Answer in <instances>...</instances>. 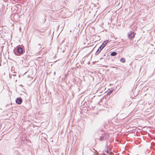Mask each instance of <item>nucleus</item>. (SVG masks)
<instances>
[{
	"label": "nucleus",
	"instance_id": "obj_1",
	"mask_svg": "<svg viewBox=\"0 0 155 155\" xmlns=\"http://www.w3.org/2000/svg\"><path fill=\"white\" fill-rule=\"evenodd\" d=\"M13 52L15 55L20 56L25 52V50L21 47L17 46L14 49Z\"/></svg>",
	"mask_w": 155,
	"mask_h": 155
},
{
	"label": "nucleus",
	"instance_id": "obj_2",
	"mask_svg": "<svg viewBox=\"0 0 155 155\" xmlns=\"http://www.w3.org/2000/svg\"><path fill=\"white\" fill-rule=\"evenodd\" d=\"M135 34L134 33V31H130L128 33V36L129 38L131 39L132 38H133Z\"/></svg>",
	"mask_w": 155,
	"mask_h": 155
},
{
	"label": "nucleus",
	"instance_id": "obj_3",
	"mask_svg": "<svg viewBox=\"0 0 155 155\" xmlns=\"http://www.w3.org/2000/svg\"><path fill=\"white\" fill-rule=\"evenodd\" d=\"M15 102L17 104H20L22 103V100L21 97H19L16 99Z\"/></svg>",
	"mask_w": 155,
	"mask_h": 155
},
{
	"label": "nucleus",
	"instance_id": "obj_4",
	"mask_svg": "<svg viewBox=\"0 0 155 155\" xmlns=\"http://www.w3.org/2000/svg\"><path fill=\"white\" fill-rule=\"evenodd\" d=\"M19 149V148L18 147H14L13 148V150L15 151V154H16L17 155H19V152L18 151V150Z\"/></svg>",
	"mask_w": 155,
	"mask_h": 155
},
{
	"label": "nucleus",
	"instance_id": "obj_5",
	"mask_svg": "<svg viewBox=\"0 0 155 155\" xmlns=\"http://www.w3.org/2000/svg\"><path fill=\"white\" fill-rule=\"evenodd\" d=\"M102 137H104V139L105 140L109 137V136L107 134H104L102 135Z\"/></svg>",
	"mask_w": 155,
	"mask_h": 155
},
{
	"label": "nucleus",
	"instance_id": "obj_6",
	"mask_svg": "<svg viewBox=\"0 0 155 155\" xmlns=\"http://www.w3.org/2000/svg\"><path fill=\"white\" fill-rule=\"evenodd\" d=\"M117 54L116 52L114 51V52H112L110 53V55L111 56H116Z\"/></svg>",
	"mask_w": 155,
	"mask_h": 155
},
{
	"label": "nucleus",
	"instance_id": "obj_7",
	"mask_svg": "<svg viewBox=\"0 0 155 155\" xmlns=\"http://www.w3.org/2000/svg\"><path fill=\"white\" fill-rule=\"evenodd\" d=\"M120 61L121 62L124 63L125 61V59L124 58H122L120 59Z\"/></svg>",
	"mask_w": 155,
	"mask_h": 155
},
{
	"label": "nucleus",
	"instance_id": "obj_8",
	"mask_svg": "<svg viewBox=\"0 0 155 155\" xmlns=\"http://www.w3.org/2000/svg\"><path fill=\"white\" fill-rule=\"evenodd\" d=\"M109 42L108 40H106L105 41L103 42V44L105 46Z\"/></svg>",
	"mask_w": 155,
	"mask_h": 155
},
{
	"label": "nucleus",
	"instance_id": "obj_9",
	"mask_svg": "<svg viewBox=\"0 0 155 155\" xmlns=\"http://www.w3.org/2000/svg\"><path fill=\"white\" fill-rule=\"evenodd\" d=\"M98 139L100 141H103L105 140L104 137H102V136L101 137H100V138Z\"/></svg>",
	"mask_w": 155,
	"mask_h": 155
},
{
	"label": "nucleus",
	"instance_id": "obj_10",
	"mask_svg": "<svg viewBox=\"0 0 155 155\" xmlns=\"http://www.w3.org/2000/svg\"><path fill=\"white\" fill-rule=\"evenodd\" d=\"M101 51H100L99 49H98L95 53V55H97L101 52Z\"/></svg>",
	"mask_w": 155,
	"mask_h": 155
},
{
	"label": "nucleus",
	"instance_id": "obj_11",
	"mask_svg": "<svg viewBox=\"0 0 155 155\" xmlns=\"http://www.w3.org/2000/svg\"><path fill=\"white\" fill-rule=\"evenodd\" d=\"M113 90H110L107 93V95H109L112 92Z\"/></svg>",
	"mask_w": 155,
	"mask_h": 155
},
{
	"label": "nucleus",
	"instance_id": "obj_12",
	"mask_svg": "<svg viewBox=\"0 0 155 155\" xmlns=\"http://www.w3.org/2000/svg\"><path fill=\"white\" fill-rule=\"evenodd\" d=\"M103 48H102L101 46H100V47L98 48V49H99L100 51H101L103 49Z\"/></svg>",
	"mask_w": 155,
	"mask_h": 155
},
{
	"label": "nucleus",
	"instance_id": "obj_13",
	"mask_svg": "<svg viewBox=\"0 0 155 155\" xmlns=\"http://www.w3.org/2000/svg\"><path fill=\"white\" fill-rule=\"evenodd\" d=\"M105 46V45H104L103 44V43L101 45V46L103 48H104Z\"/></svg>",
	"mask_w": 155,
	"mask_h": 155
},
{
	"label": "nucleus",
	"instance_id": "obj_14",
	"mask_svg": "<svg viewBox=\"0 0 155 155\" xmlns=\"http://www.w3.org/2000/svg\"><path fill=\"white\" fill-rule=\"evenodd\" d=\"M107 150L106 151H106H107V153H108V149L107 148H109V147H108L107 146Z\"/></svg>",
	"mask_w": 155,
	"mask_h": 155
},
{
	"label": "nucleus",
	"instance_id": "obj_15",
	"mask_svg": "<svg viewBox=\"0 0 155 155\" xmlns=\"http://www.w3.org/2000/svg\"><path fill=\"white\" fill-rule=\"evenodd\" d=\"M21 28H19V30H20V31H21Z\"/></svg>",
	"mask_w": 155,
	"mask_h": 155
},
{
	"label": "nucleus",
	"instance_id": "obj_16",
	"mask_svg": "<svg viewBox=\"0 0 155 155\" xmlns=\"http://www.w3.org/2000/svg\"><path fill=\"white\" fill-rule=\"evenodd\" d=\"M38 45H41V44H38Z\"/></svg>",
	"mask_w": 155,
	"mask_h": 155
}]
</instances>
